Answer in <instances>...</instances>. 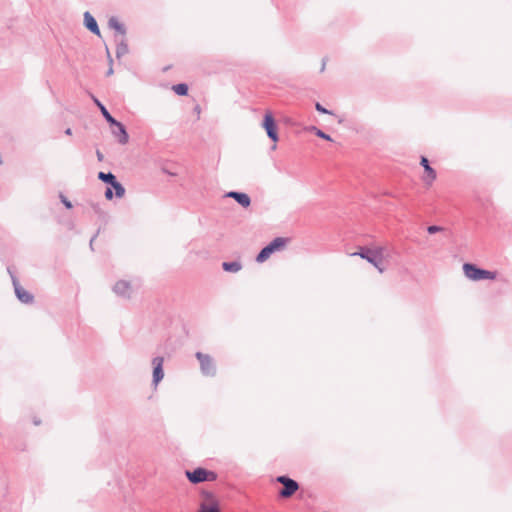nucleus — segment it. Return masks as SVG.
<instances>
[{"label": "nucleus", "mask_w": 512, "mask_h": 512, "mask_svg": "<svg viewBox=\"0 0 512 512\" xmlns=\"http://www.w3.org/2000/svg\"><path fill=\"white\" fill-rule=\"evenodd\" d=\"M463 271L465 276L473 281H479L484 279H495L496 273L488 270H484L476 267L474 264L465 263L463 265Z\"/></svg>", "instance_id": "nucleus-1"}, {"label": "nucleus", "mask_w": 512, "mask_h": 512, "mask_svg": "<svg viewBox=\"0 0 512 512\" xmlns=\"http://www.w3.org/2000/svg\"><path fill=\"white\" fill-rule=\"evenodd\" d=\"M286 244V239L282 237H277L273 239L267 246H265L257 255L256 261L262 263L266 261L270 255L275 252L281 250Z\"/></svg>", "instance_id": "nucleus-2"}, {"label": "nucleus", "mask_w": 512, "mask_h": 512, "mask_svg": "<svg viewBox=\"0 0 512 512\" xmlns=\"http://www.w3.org/2000/svg\"><path fill=\"white\" fill-rule=\"evenodd\" d=\"M186 476L190 482L197 484L204 481H214L217 475L213 471L204 468H197L194 471H186Z\"/></svg>", "instance_id": "nucleus-3"}, {"label": "nucleus", "mask_w": 512, "mask_h": 512, "mask_svg": "<svg viewBox=\"0 0 512 512\" xmlns=\"http://www.w3.org/2000/svg\"><path fill=\"white\" fill-rule=\"evenodd\" d=\"M276 481L284 486L279 491V496L282 498L291 497L299 489L298 483L287 476H278Z\"/></svg>", "instance_id": "nucleus-4"}, {"label": "nucleus", "mask_w": 512, "mask_h": 512, "mask_svg": "<svg viewBox=\"0 0 512 512\" xmlns=\"http://www.w3.org/2000/svg\"><path fill=\"white\" fill-rule=\"evenodd\" d=\"M384 253V248L377 246L375 248L360 247L359 251L351 253V256H359L362 259L367 260L371 264H376V258L378 255Z\"/></svg>", "instance_id": "nucleus-5"}, {"label": "nucleus", "mask_w": 512, "mask_h": 512, "mask_svg": "<svg viewBox=\"0 0 512 512\" xmlns=\"http://www.w3.org/2000/svg\"><path fill=\"white\" fill-rule=\"evenodd\" d=\"M196 358L200 362L201 372L206 376H214L216 373L215 364L212 358L201 352L196 353Z\"/></svg>", "instance_id": "nucleus-6"}, {"label": "nucleus", "mask_w": 512, "mask_h": 512, "mask_svg": "<svg viewBox=\"0 0 512 512\" xmlns=\"http://www.w3.org/2000/svg\"><path fill=\"white\" fill-rule=\"evenodd\" d=\"M262 126L266 130L267 136L273 142H277L279 139L277 133V125L270 111L265 113Z\"/></svg>", "instance_id": "nucleus-7"}, {"label": "nucleus", "mask_w": 512, "mask_h": 512, "mask_svg": "<svg viewBox=\"0 0 512 512\" xmlns=\"http://www.w3.org/2000/svg\"><path fill=\"white\" fill-rule=\"evenodd\" d=\"M12 282L15 290V294L17 298L25 304H29L33 302V295L26 291L18 282L17 278L15 276H12Z\"/></svg>", "instance_id": "nucleus-8"}, {"label": "nucleus", "mask_w": 512, "mask_h": 512, "mask_svg": "<svg viewBox=\"0 0 512 512\" xmlns=\"http://www.w3.org/2000/svg\"><path fill=\"white\" fill-rule=\"evenodd\" d=\"M163 357H155L152 360L153 365V385L156 387L164 377L163 372Z\"/></svg>", "instance_id": "nucleus-9"}, {"label": "nucleus", "mask_w": 512, "mask_h": 512, "mask_svg": "<svg viewBox=\"0 0 512 512\" xmlns=\"http://www.w3.org/2000/svg\"><path fill=\"white\" fill-rule=\"evenodd\" d=\"M420 163L425 171V175L423 176V181L427 186H431L437 177L436 171L430 166L429 161L426 157H424V156L421 157Z\"/></svg>", "instance_id": "nucleus-10"}, {"label": "nucleus", "mask_w": 512, "mask_h": 512, "mask_svg": "<svg viewBox=\"0 0 512 512\" xmlns=\"http://www.w3.org/2000/svg\"><path fill=\"white\" fill-rule=\"evenodd\" d=\"M115 128L112 130V134L117 138L120 144H126L129 140V136L126 132L124 125L116 120V123H110Z\"/></svg>", "instance_id": "nucleus-11"}, {"label": "nucleus", "mask_w": 512, "mask_h": 512, "mask_svg": "<svg viewBox=\"0 0 512 512\" xmlns=\"http://www.w3.org/2000/svg\"><path fill=\"white\" fill-rule=\"evenodd\" d=\"M113 291L118 295V296H121V297H130L131 295V291H132V288H131V285L129 282L127 281H124V280H121V281H118L114 287H113Z\"/></svg>", "instance_id": "nucleus-12"}, {"label": "nucleus", "mask_w": 512, "mask_h": 512, "mask_svg": "<svg viewBox=\"0 0 512 512\" xmlns=\"http://www.w3.org/2000/svg\"><path fill=\"white\" fill-rule=\"evenodd\" d=\"M227 197L233 198L244 208L249 207L251 204V199L246 193L231 191L227 193Z\"/></svg>", "instance_id": "nucleus-13"}, {"label": "nucleus", "mask_w": 512, "mask_h": 512, "mask_svg": "<svg viewBox=\"0 0 512 512\" xmlns=\"http://www.w3.org/2000/svg\"><path fill=\"white\" fill-rule=\"evenodd\" d=\"M84 23L89 31L97 36H100V30L97 21L88 11L84 13Z\"/></svg>", "instance_id": "nucleus-14"}, {"label": "nucleus", "mask_w": 512, "mask_h": 512, "mask_svg": "<svg viewBox=\"0 0 512 512\" xmlns=\"http://www.w3.org/2000/svg\"><path fill=\"white\" fill-rule=\"evenodd\" d=\"M108 26L109 28L117 31L119 34H121L122 36H125L126 34V29L124 27V25L122 23H120V21L118 20L117 17H111L109 20H108Z\"/></svg>", "instance_id": "nucleus-15"}, {"label": "nucleus", "mask_w": 512, "mask_h": 512, "mask_svg": "<svg viewBox=\"0 0 512 512\" xmlns=\"http://www.w3.org/2000/svg\"><path fill=\"white\" fill-rule=\"evenodd\" d=\"M95 104L99 107L103 117L106 119L108 123H116V119L112 117V115L108 112L106 107L95 97H93Z\"/></svg>", "instance_id": "nucleus-16"}, {"label": "nucleus", "mask_w": 512, "mask_h": 512, "mask_svg": "<svg viewBox=\"0 0 512 512\" xmlns=\"http://www.w3.org/2000/svg\"><path fill=\"white\" fill-rule=\"evenodd\" d=\"M222 268L227 272L236 273L241 270L242 265L238 261H232V262H223Z\"/></svg>", "instance_id": "nucleus-17"}, {"label": "nucleus", "mask_w": 512, "mask_h": 512, "mask_svg": "<svg viewBox=\"0 0 512 512\" xmlns=\"http://www.w3.org/2000/svg\"><path fill=\"white\" fill-rule=\"evenodd\" d=\"M128 52V45L125 41L124 38H122L118 43H117V48H116V56L118 58L122 57L123 55L127 54Z\"/></svg>", "instance_id": "nucleus-18"}, {"label": "nucleus", "mask_w": 512, "mask_h": 512, "mask_svg": "<svg viewBox=\"0 0 512 512\" xmlns=\"http://www.w3.org/2000/svg\"><path fill=\"white\" fill-rule=\"evenodd\" d=\"M110 185L115 190V195L117 198H122L124 196L125 188L120 182L117 181V179H115L114 182H112Z\"/></svg>", "instance_id": "nucleus-19"}, {"label": "nucleus", "mask_w": 512, "mask_h": 512, "mask_svg": "<svg viewBox=\"0 0 512 512\" xmlns=\"http://www.w3.org/2000/svg\"><path fill=\"white\" fill-rule=\"evenodd\" d=\"M172 90L180 96H184L188 93V86L185 83L173 85Z\"/></svg>", "instance_id": "nucleus-20"}, {"label": "nucleus", "mask_w": 512, "mask_h": 512, "mask_svg": "<svg viewBox=\"0 0 512 512\" xmlns=\"http://www.w3.org/2000/svg\"><path fill=\"white\" fill-rule=\"evenodd\" d=\"M98 178L108 184H111L116 179L115 175L111 172L105 173V172H99Z\"/></svg>", "instance_id": "nucleus-21"}, {"label": "nucleus", "mask_w": 512, "mask_h": 512, "mask_svg": "<svg viewBox=\"0 0 512 512\" xmlns=\"http://www.w3.org/2000/svg\"><path fill=\"white\" fill-rule=\"evenodd\" d=\"M199 512H220L218 506L215 505H207L205 503L201 504Z\"/></svg>", "instance_id": "nucleus-22"}, {"label": "nucleus", "mask_w": 512, "mask_h": 512, "mask_svg": "<svg viewBox=\"0 0 512 512\" xmlns=\"http://www.w3.org/2000/svg\"><path fill=\"white\" fill-rule=\"evenodd\" d=\"M311 130L316 134V136L322 138V139H325L327 141H331V137L326 134L325 132H323L322 130L318 129L317 127L313 126L311 127Z\"/></svg>", "instance_id": "nucleus-23"}, {"label": "nucleus", "mask_w": 512, "mask_h": 512, "mask_svg": "<svg viewBox=\"0 0 512 512\" xmlns=\"http://www.w3.org/2000/svg\"><path fill=\"white\" fill-rule=\"evenodd\" d=\"M383 262V254H380L376 258V264H372L380 273H383L385 271V267L382 264Z\"/></svg>", "instance_id": "nucleus-24"}, {"label": "nucleus", "mask_w": 512, "mask_h": 512, "mask_svg": "<svg viewBox=\"0 0 512 512\" xmlns=\"http://www.w3.org/2000/svg\"><path fill=\"white\" fill-rule=\"evenodd\" d=\"M443 228L440 227V226H436V225H431L427 228V231L429 234H435L439 231H441Z\"/></svg>", "instance_id": "nucleus-25"}, {"label": "nucleus", "mask_w": 512, "mask_h": 512, "mask_svg": "<svg viewBox=\"0 0 512 512\" xmlns=\"http://www.w3.org/2000/svg\"><path fill=\"white\" fill-rule=\"evenodd\" d=\"M315 108L320 113L330 114V111H328L326 108H324L320 103H316Z\"/></svg>", "instance_id": "nucleus-26"}, {"label": "nucleus", "mask_w": 512, "mask_h": 512, "mask_svg": "<svg viewBox=\"0 0 512 512\" xmlns=\"http://www.w3.org/2000/svg\"><path fill=\"white\" fill-rule=\"evenodd\" d=\"M61 201L65 205L66 208L70 209L72 207L71 202L63 195H61Z\"/></svg>", "instance_id": "nucleus-27"}, {"label": "nucleus", "mask_w": 512, "mask_h": 512, "mask_svg": "<svg viewBox=\"0 0 512 512\" xmlns=\"http://www.w3.org/2000/svg\"><path fill=\"white\" fill-rule=\"evenodd\" d=\"M105 197L108 199V200H111L113 198V191H112V188H107L106 191H105Z\"/></svg>", "instance_id": "nucleus-28"}, {"label": "nucleus", "mask_w": 512, "mask_h": 512, "mask_svg": "<svg viewBox=\"0 0 512 512\" xmlns=\"http://www.w3.org/2000/svg\"><path fill=\"white\" fill-rule=\"evenodd\" d=\"M65 134H66V135H69V136H70V135H72V130H71V128H67V129L65 130Z\"/></svg>", "instance_id": "nucleus-29"}, {"label": "nucleus", "mask_w": 512, "mask_h": 512, "mask_svg": "<svg viewBox=\"0 0 512 512\" xmlns=\"http://www.w3.org/2000/svg\"><path fill=\"white\" fill-rule=\"evenodd\" d=\"M113 74V69L112 67L109 68V70L107 71V75L110 76Z\"/></svg>", "instance_id": "nucleus-30"}, {"label": "nucleus", "mask_w": 512, "mask_h": 512, "mask_svg": "<svg viewBox=\"0 0 512 512\" xmlns=\"http://www.w3.org/2000/svg\"><path fill=\"white\" fill-rule=\"evenodd\" d=\"M97 157H98V159H99L100 161L102 160L103 156H102V154L100 153V151H97Z\"/></svg>", "instance_id": "nucleus-31"}, {"label": "nucleus", "mask_w": 512, "mask_h": 512, "mask_svg": "<svg viewBox=\"0 0 512 512\" xmlns=\"http://www.w3.org/2000/svg\"><path fill=\"white\" fill-rule=\"evenodd\" d=\"M94 238H95V237H93V238L90 240V246H91V247H92V244H93Z\"/></svg>", "instance_id": "nucleus-32"}, {"label": "nucleus", "mask_w": 512, "mask_h": 512, "mask_svg": "<svg viewBox=\"0 0 512 512\" xmlns=\"http://www.w3.org/2000/svg\"><path fill=\"white\" fill-rule=\"evenodd\" d=\"M324 68H325V62H323V64H322V69H321V70L323 71V70H324Z\"/></svg>", "instance_id": "nucleus-33"}]
</instances>
